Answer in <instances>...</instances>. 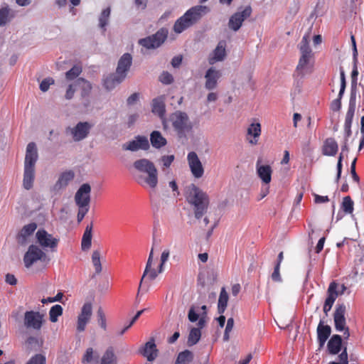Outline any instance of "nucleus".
<instances>
[{
  "label": "nucleus",
  "mask_w": 364,
  "mask_h": 364,
  "mask_svg": "<svg viewBox=\"0 0 364 364\" xmlns=\"http://www.w3.org/2000/svg\"><path fill=\"white\" fill-rule=\"evenodd\" d=\"M38 155L36 145L34 142H30L26 146L24 160L23 187L28 191L33 188L35 180V166L38 161Z\"/></svg>",
  "instance_id": "f03ea898"
},
{
  "label": "nucleus",
  "mask_w": 364,
  "mask_h": 364,
  "mask_svg": "<svg viewBox=\"0 0 364 364\" xmlns=\"http://www.w3.org/2000/svg\"><path fill=\"white\" fill-rule=\"evenodd\" d=\"M200 317L199 314L197 312L196 307L194 306H191L188 310V320L193 323L196 322L198 318Z\"/></svg>",
  "instance_id": "3c124183"
},
{
  "label": "nucleus",
  "mask_w": 364,
  "mask_h": 364,
  "mask_svg": "<svg viewBox=\"0 0 364 364\" xmlns=\"http://www.w3.org/2000/svg\"><path fill=\"white\" fill-rule=\"evenodd\" d=\"M152 112L162 117L166 112L164 100L163 97H158L152 101Z\"/></svg>",
  "instance_id": "2f4dec72"
},
{
  "label": "nucleus",
  "mask_w": 364,
  "mask_h": 364,
  "mask_svg": "<svg viewBox=\"0 0 364 364\" xmlns=\"http://www.w3.org/2000/svg\"><path fill=\"white\" fill-rule=\"evenodd\" d=\"M75 87L81 90L82 97L87 96L91 90V83L82 77H79L75 81Z\"/></svg>",
  "instance_id": "72a5a7b5"
},
{
  "label": "nucleus",
  "mask_w": 364,
  "mask_h": 364,
  "mask_svg": "<svg viewBox=\"0 0 364 364\" xmlns=\"http://www.w3.org/2000/svg\"><path fill=\"white\" fill-rule=\"evenodd\" d=\"M92 127L88 122H80L74 127H68L66 133H70L75 141H80L87 138Z\"/></svg>",
  "instance_id": "1a4fd4ad"
},
{
  "label": "nucleus",
  "mask_w": 364,
  "mask_h": 364,
  "mask_svg": "<svg viewBox=\"0 0 364 364\" xmlns=\"http://www.w3.org/2000/svg\"><path fill=\"white\" fill-rule=\"evenodd\" d=\"M92 312V307L90 303H85L82 309L81 313L77 318V329L79 332L83 331L85 328L86 324L90 320Z\"/></svg>",
  "instance_id": "6ab92c4d"
},
{
  "label": "nucleus",
  "mask_w": 364,
  "mask_h": 364,
  "mask_svg": "<svg viewBox=\"0 0 364 364\" xmlns=\"http://www.w3.org/2000/svg\"><path fill=\"white\" fill-rule=\"evenodd\" d=\"M193 353L189 350H184L178 354L175 364H188L193 361Z\"/></svg>",
  "instance_id": "e433bc0d"
},
{
  "label": "nucleus",
  "mask_w": 364,
  "mask_h": 364,
  "mask_svg": "<svg viewBox=\"0 0 364 364\" xmlns=\"http://www.w3.org/2000/svg\"><path fill=\"white\" fill-rule=\"evenodd\" d=\"M139 99V94L137 92H134L131 95L127 100V103L128 105H133L136 103Z\"/></svg>",
  "instance_id": "0e129e2a"
},
{
  "label": "nucleus",
  "mask_w": 364,
  "mask_h": 364,
  "mask_svg": "<svg viewBox=\"0 0 364 364\" xmlns=\"http://www.w3.org/2000/svg\"><path fill=\"white\" fill-rule=\"evenodd\" d=\"M13 16L11 15V9L8 5L0 8V27L5 26L10 22Z\"/></svg>",
  "instance_id": "58836bf2"
},
{
  "label": "nucleus",
  "mask_w": 364,
  "mask_h": 364,
  "mask_svg": "<svg viewBox=\"0 0 364 364\" xmlns=\"http://www.w3.org/2000/svg\"><path fill=\"white\" fill-rule=\"evenodd\" d=\"M225 43L220 41L208 58L209 64L213 65L217 62L223 61L225 59Z\"/></svg>",
  "instance_id": "4be33fe9"
},
{
  "label": "nucleus",
  "mask_w": 364,
  "mask_h": 364,
  "mask_svg": "<svg viewBox=\"0 0 364 364\" xmlns=\"http://www.w3.org/2000/svg\"><path fill=\"white\" fill-rule=\"evenodd\" d=\"M74 177L75 174L73 171L70 170L62 173L54 186L55 190L59 191L65 188Z\"/></svg>",
  "instance_id": "bb28decb"
},
{
  "label": "nucleus",
  "mask_w": 364,
  "mask_h": 364,
  "mask_svg": "<svg viewBox=\"0 0 364 364\" xmlns=\"http://www.w3.org/2000/svg\"><path fill=\"white\" fill-rule=\"evenodd\" d=\"M353 205H354V203L350 196H346L343 198L341 206H342L343 210L346 213L350 214V213H353Z\"/></svg>",
  "instance_id": "49530a36"
},
{
  "label": "nucleus",
  "mask_w": 364,
  "mask_h": 364,
  "mask_svg": "<svg viewBox=\"0 0 364 364\" xmlns=\"http://www.w3.org/2000/svg\"><path fill=\"white\" fill-rule=\"evenodd\" d=\"M26 343L30 346L31 348H34L35 350L39 349L43 344L42 341H39L38 338L34 336L28 337Z\"/></svg>",
  "instance_id": "09e8293b"
},
{
  "label": "nucleus",
  "mask_w": 364,
  "mask_h": 364,
  "mask_svg": "<svg viewBox=\"0 0 364 364\" xmlns=\"http://www.w3.org/2000/svg\"><path fill=\"white\" fill-rule=\"evenodd\" d=\"M247 134L252 136L253 139L249 140V143L253 145L257 144V138L261 134V125L259 122L252 123L247 128Z\"/></svg>",
  "instance_id": "473e14b6"
},
{
  "label": "nucleus",
  "mask_w": 364,
  "mask_h": 364,
  "mask_svg": "<svg viewBox=\"0 0 364 364\" xmlns=\"http://www.w3.org/2000/svg\"><path fill=\"white\" fill-rule=\"evenodd\" d=\"M356 107V97L355 94H350L348 104V109L346 115L344 126H352L353 119Z\"/></svg>",
  "instance_id": "cd10ccee"
},
{
  "label": "nucleus",
  "mask_w": 364,
  "mask_h": 364,
  "mask_svg": "<svg viewBox=\"0 0 364 364\" xmlns=\"http://www.w3.org/2000/svg\"><path fill=\"white\" fill-rule=\"evenodd\" d=\"M100 364H117V356L112 347H109L101 358Z\"/></svg>",
  "instance_id": "4c0bfd02"
},
{
  "label": "nucleus",
  "mask_w": 364,
  "mask_h": 364,
  "mask_svg": "<svg viewBox=\"0 0 364 364\" xmlns=\"http://www.w3.org/2000/svg\"><path fill=\"white\" fill-rule=\"evenodd\" d=\"M187 160L191 173L196 178H200L203 176L204 168L197 154L195 151H191L187 155Z\"/></svg>",
  "instance_id": "4468645a"
},
{
  "label": "nucleus",
  "mask_w": 364,
  "mask_h": 364,
  "mask_svg": "<svg viewBox=\"0 0 364 364\" xmlns=\"http://www.w3.org/2000/svg\"><path fill=\"white\" fill-rule=\"evenodd\" d=\"M150 148L149 141L146 136L137 135L134 139L123 144L122 149L126 151H136L139 149L146 151Z\"/></svg>",
  "instance_id": "ddd939ff"
},
{
  "label": "nucleus",
  "mask_w": 364,
  "mask_h": 364,
  "mask_svg": "<svg viewBox=\"0 0 364 364\" xmlns=\"http://www.w3.org/2000/svg\"><path fill=\"white\" fill-rule=\"evenodd\" d=\"M92 262L95 269L96 274L102 272V264L100 262V252L98 250H95L92 255Z\"/></svg>",
  "instance_id": "a18cd8bd"
},
{
  "label": "nucleus",
  "mask_w": 364,
  "mask_h": 364,
  "mask_svg": "<svg viewBox=\"0 0 364 364\" xmlns=\"http://www.w3.org/2000/svg\"><path fill=\"white\" fill-rule=\"evenodd\" d=\"M78 212L77 215V220L78 223H80L83 218H85V215L89 211L90 208H78Z\"/></svg>",
  "instance_id": "680f3d73"
},
{
  "label": "nucleus",
  "mask_w": 364,
  "mask_h": 364,
  "mask_svg": "<svg viewBox=\"0 0 364 364\" xmlns=\"http://www.w3.org/2000/svg\"><path fill=\"white\" fill-rule=\"evenodd\" d=\"M260 163V159H258L256 163L257 176L264 183L268 184L272 180V168L269 165H262Z\"/></svg>",
  "instance_id": "412c9836"
},
{
  "label": "nucleus",
  "mask_w": 364,
  "mask_h": 364,
  "mask_svg": "<svg viewBox=\"0 0 364 364\" xmlns=\"http://www.w3.org/2000/svg\"><path fill=\"white\" fill-rule=\"evenodd\" d=\"M132 65V56L130 53H124L118 60L116 73L124 79Z\"/></svg>",
  "instance_id": "dca6fc26"
},
{
  "label": "nucleus",
  "mask_w": 364,
  "mask_h": 364,
  "mask_svg": "<svg viewBox=\"0 0 364 364\" xmlns=\"http://www.w3.org/2000/svg\"><path fill=\"white\" fill-rule=\"evenodd\" d=\"M36 228L37 225L35 223H31L24 225L18 234L19 242H23L28 236L31 235L34 232Z\"/></svg>",
  "instance_id": "f704fd0d"
},
{
  "label": "nucleus",
  "mask_w": 364,
  "mask_h": 364,
  "mask_svg": "<svg viewBox=\"0 0 364 364\" xmlns=\"http://www.w3.org/2000/svg\"><path fill=\"white\" fill-rule=\"evenodd\" d=\"M150 142L155 149H161L167 144V140L159 131H153L150 134Z\"/></svg>",
  "instance_id": "c756f323"
},
{
  "label": "nucleus",
  "mask_w": 364,
  "mask_h": 364,
  "mask_svg": "<svg viewBox=\"0 0 364 364\" xmlns=\"http://www.w3.org/2000/svg\"><path fill=\"white\" fill-rule=\"evenodd\" d=\"M172 127L178 138L182 143L188 141V136L192 132L193 124L186 112L176 111L170 117Z\"/></svg>",
  "instance_id": "7ed1b4c3"
},
{
  "label": "nucleus",
  "mask_w": 364,
  "mask_h": 364,
  "mask_svg": "<svg viewBox=\"0 0 364 364\" xmlns=\"http://www.w3.org/2000/svg\"><path fill=\"white\" fill-rule=\"evenodd\" d=\"M309 34H305L301 41L299 49L301 55H311L312 50L309 46Z\"/></svg>",
  "instance_id": "37998d69"
},
{
  "label": "nucleus",
  "mask_w": 364,
  "mask_h": 364,
  "mask_svg": "<svg viewBox=\"0 0 364 364\" xmlns=\"http://www.w3.org/2000/svg\"><path fill=\"white\" fill-rule=\"evenodd\" d=\"M174 155H166L161 156V161L162 163L163 168H168L174 161Z\"/></svg>",
  "instance_id": "864d4df0"
},
{
  "label": "nucleus",
  "mask_w": 364,
  "mask_h": 364,
  "mask_svg": "<svg viewBox=\"0 0 364 364\" xmlns=\"http://www.w3.org/2000/svg\"><path fill=\"white\" fill-rule=\"evenodd\" d=\"M63 309L59 304L53 306L49 311V319L51 322L58 321V317L63 314Z\"/></svg>",
  "instance_id": "79ce46f5"
},
{
  "label": "nucleus",
  "mask_w": 364,
  "mask_h": 364,
  "mask_svg": "<svg viewBox=\"0 0 364 364\" xmlns=\"http://www.w3.org/2000/svg\"><path fill=\"white\" fill-rule=\"evenodd\" d=\"M346 306L343 304H337L333 314L335 328L337 331H343L346 328Z\"/></svg>",
  "instance_id": "f3484780"
},
{
  "label": "nucleus",
  "mask_w": 364,
  "mask_h": 364,
  "mask_svg": "<svg viewBox=\"0 0 364 364\" xmlns=\"http://www.w3.org/2000/svg\"><path fill=\"white\" fill-rule=\"evenodd\" d=\"M221 77L220 70H216L214 67L209 68L205 73V88L207 90H213L218 86V82Z\"/></svg>",
  "instance_id": "2eb2a0df"
},
{
  "label": "nucleus",
  "mask_w": 364,
  "mask_h": 364,
  "mask_svg": "<svg viewBox=\"0 0 364 364\" xmlns=\"http://www.w3.org/2000/svg\"><path fill=\"white\" fill-rule=\"evenodd\" d=\"M252 14V8L246 6L242 11L233 14L228 21V27L233 31H237L242 25L243 21Z\"/></svg>",
  "instance_id": "f8f14e48"
},
{
  "label": "nucleus",
  "mask_w": 364,
  "mask_h": 364,
  "mask_svg": "<svg viewBox=\"0 0 364 364\" xmlns=\"http://www.w3.org/2000/svg\"><path fill=\"white\" fill-rule=\"evenodd\" d=\"M358 75V71L357 70V68L355 66L353 70L351 73V90H350V94L354 93L355 97L357 96V76Z\"/></svg>",
  "instance_id": "de8ad7c7"
},
{
  "label": "nucleus",
  "mask_w": 364,
  "mask_h": 364,
  "mask_svg": "<svg viewBox=\"0 0 364 364\" xmlns=\"http://www.w3.org/2000/svg\"><path fill=\"white\" fill-rule=\"evenodd\" d=\"M76 88L75 82L68 85L65 93V98L67 100H70L73 97Z\"/></svg>",
  "instance_id": "052dcab7"
},
{
  "label": "nucleus",
  "mask_w": 364,
  "mask_h": 364,
  "mask_svg": "<svg viewBox=\"0 0 364 364\" xmlns=\"http://www.w3.org/2000/svg\"><path fill=\"white\" fill-rule=\"evenodd\" d=\"M328 351L331 355L338 354L342 348V338L338 334L333 335L327 344Z\"/></svg>",
  "instance_id": "393cba45"
},
{
  "label": "nucleus",
  "mask_w": 364,
  "mask_h": 364,
  "mask_svg": "<svg viewBox=\"0 0 364 364\" xmlns=\"http://www.w3.org/2000/svg\"><path fill=\"white\" fill-rule=\"evenodd\" d=\"M36 237L38 243L43 249H55L58 243L59 240L54 237L51 234L48 233L46 230L38 229L36 233Z\"/></svg>",
  "instance_id": "9b49d317"
},
{
  "label": "nucleus",
  "mask_w": 364,
  "mask_h": 364,
  "mask_svg": "<svg viewBox=\"0 0 364 364\" xmlns=\"http://www.w3.org/2000/svg\"><path fill=\"white\" fill-rule=\"evenodd\" d=\"M311 55H301L299 61V63L296 67V72L299 75H301V77L304 75L306 73V66L309 62Z\"/></svg>",
  "instance_id": "a19ab883"
},
{
  "label": "nucleus",
  "mask_w": 364,
  "mask_h": 364,
  "mask_svg": "<svg viewBox=\"0 0 364 364\" xmlns=\"http://www.w3.org/2000/svg\"><path fill=\"white\" fill-rule=\"evenodd\" d=\"M139 353L145 357L148 361H154L158 356V349L154 338L146 342L139 350Z\"/></svg>",
  "instance_id": "aec40b11"
},
{
  "label": "nucleus",
  "mask_w": 364,
  "mask_h": 364,
  "mask_svg": "<svg viewBox=\"0 0 364 364\" xmlns=\"http://www.w3.org/2000/svg\"><path fill=\"white\" fill-rule=\"evenodd\" d=\"M53 83L54 80L53 78H45L40 84V89L42 92H46L49 89L50 85H53Z\"/></svg>",
  "instance_id": "603ef678"
},
{
  "label": "nucleus",
  "mask_w": 364,
  "mask_h": 364,
  "mask_svg": "<svg viewBox=\"0 0 364 364\" xmlns=\"http://www.w3.org/2000/svg\"><path fill=\"white\" fill-rule=\"evenodd\" d=\"M48 259L46 254L37 245H31L23 256V262L26 268H30L35 262Z\"/></svg>",
  "instance_id": "6e6552de"
},
{
  "label": "nucleus",
  "mask_w": 364,
  "mask_h": 364,
  "mask_svg": "<svg viewBox=\"0 0 364 364\" xmlns=\"http://www.w3.org/2000/svg\"><path fill=\"white\" fill-rule=\"evenodd\" d=\"M82 67L75 65L71 69L65 73V78L68 80H73L76 79L82 73Z\"/></svg>",
  "instance_id": "c03bdc74"
},
{
  "label": "nucleus",
  "mask_w": 364,
  "mask_h": 364,
  "mask_svg": "<svg viewBox=\"0 0 364 364\" xmlns=\"http://www.w3.org/2000/svg\"><path fill=\"white\" fill-rule=\"evenodd\" d=\"M135 169L148 176L144 178L145 182L151 188L156 187L158 183V171L152 161L147 159H141L133 164Z\"/></svg>",
  "instance_id": "39448f33"
},
{
  "label": "nucleus",
  "mask_w": 364,
  "mask_h": 364,
  "mask_svg": "<svg viewBox=\"0 0 364 364\" xmlns=\"http://www.w3.org/2000/svg\"><path fill=\"white\" fill-rule=\"evenodd\" d=\"M201 337V331L199 328H192L188 336L187 344L188 346L196 345Z\"/></svg>",
  "instance_id": "ea45409f"
},
{
  "label": "nucleus",
  "mask_w": 364,
  "mask_h": 364,
  "mask_svg": "<svg viewBox=\"0 0 364 364\" xmlns=\"http://www.w3.org/2000/svg\"><path fill=\"white\" fill-rule=\"evenodd\" d=\"M341 108V100L339 99H335L332 101L331 104V109L334 111L337 112L339 111Z\"/></svg>",
  "instance_id": "338daca9"
},
{
  "label": "nucleus",
  "mask_w": 364,
  "mask_h": 364,
  "mask_svg": "<svg viewBox=\"0 0 364 364\" xmlns=\"http://www.w3.org/2000/svg\"><path fill=\"white\" fill-rule=\"evenodd\" d=\"M331 333V326L328 325H324L323 322L321 321L317 327V338L319 344V348L323 347Z\"/></svg>",
  "instance_id": "5701e85b"
},
{
  "label": "nucleus",
  "mask_w": 364,
  "mask_h": 364,
  "mask_svg": "<svg viewBox=\"0 0 364 364\" xmlns=\"http://www.w3.org/2000/svg\"><path fill=\"white\" fill-rule=\"evenodd\" d=\"M91 186L89 183L82 184L75 195V202L78 208H90Z\"/></svg>",
  "instance_id": "9d476101"
},
{
  "label": "nucleus",
  "mask_w": 364,
  "mask_h": 364,
  "mask_svg": "<svg viewBox=\"0 0 364 364\" xmlns=\"http://www.w3.org/2000/svg\"><path fill=\"white\" fill-rule=\"evenodd\" d=\"M279 270H280V266L279 265H275L274 266V271L272 274V279L274 282H282V277L280 276V273H279Z\"/></svg>",
  "instance_id": "13d9d810"
},
{
  "label": "nucleus",
  "mask_w": 364,
  "mask_h": 364,
  "mask_svg": "<svg viewBox=\"0 0 364 364\" xmlns=\"http://www.w3.org/2000/svg\"><path fill=\"white\" fill-rule=\"evenodd\" d=\"M356 160H357L356 159H354L353 161L351 162V164H350V173H351L353 180L355 182H356V183H359L360 178H359V176L357 174L356 171H355Z\"/></svg>",
  "instance_id": "4d7b16f0"
},
{
  "label": "nucleus",
  "mask_w": 364,
  "mask_h": 364,
  "mask_svg": "<svg viewBox=\"0 0 364 364\" xmlns=\"http://www.w3.org/2000/svg\"><path fill=\"white\" fill-rule=\"evenodd\" d=\"M159 80L164 85H170L173 82V77L168 72L164 71L159 76Z\"/></svg>",
  "instance_id": "8fccbe9b"
},
{
  "label": "nucleus",
  "mask_w": 364,
  "mask_h": 364,
  "mask_svg": "<svg viewBox=\"0 0 364 364\" xmlns=\"http://www.w3.org/2000/svg\"><path fill=\"white\" fill-rule=\"evenodd\" d=\"M168 31L166 28H161L154 34L139 40V44L146 49L159 48L166 40Z\"/></svg>",
  "instance_id": "423d86ee"
},
{
  "label": "nucleus",
  "mask_w": 364,
  "mask_h": 364,
  "mask_svg": "<svg viewBox=\"0 0 364 364\" xmlns=\"http://www.w3.org/2000/svg\"><path fill=\"white\" fill-rule=\"evenodd\" d=\"M228 301V294L225 287L220 290L218 302V312L219 314H223L227 307Z\"/></svg>",
  "instance_id": "c9c22d12"
},
{
  "label": "nucleus",
  "mask_w": 364,
  "mask_h": 364,
  "mask_svg": "<svg viewBox=\"0 0 364 364\" xmlns=\"http://www.w3.org/2000/svg\"><path fill=\"white\" fill-rule=\"evenodd\" d=\"M338 358L340 360V363H339L340 364H348V353H347L346 348H344L343 351L339 354Z\"/></svg>",
  "instance_id": "e2e57ef3"
},
{
  "label": "nucleus",
  "mask_w": 364,
  "mask_h": 364,
  "mask_svg": "<svg viewBox=\"0 0 364 364\" xmlns=\"http://www.w3.org/2000/svg\"><path fill=\"white\" fill-rule=\"evenodd\" d=\"M314 202L316 203H323L329 201V198L327 196H323L318 194H314Z\"/></svg>",
  "instance_id": "774afa93"
},
{
  "label": "nucleus",
  "mask_w": 364,
  "mask_h": 364,
  "mask_svg": "<svg viewBox=\"0 0 364 364\" xmlns=\"http://www.w3.org/2000/svg\"><path fill=\"white\" fill-rule=\"evenodd\" d=\"M124 80V77L117 75L115 72V73L110 74L103 79V86L107 90L110 91Z\"/></svg>",
  "instance_id": "a878e982"
},
{
  "label": "nucleus",
  "mask_w": 364,
  "mask_h": 364,
  "mask_svg": "<svg viewBox=\"0 0 364 364\" xmlns=\"http://www.w3.org/2000/svg\"><path fill=\"white\" fill-rule=\"evenodd\" d=\"M350 40H351V43H352L353 58L354 63L355 64L358 60V50H357L356 42H355V38L354 36L352 35L350 36Z\"/></svg>",
  "instance_id": "bf43d9fd"
},
{
  "label": "nucleus",
  "mask_w": 364,
  "mask_h": 364,
  "mask_svg": "<svg viewBox=\"0 0 364 364\" xmlns=\"http://www.w3.org/2000/svg\"><path fill=\"white\" fill-rule=\"evenodd\" d=\"M98 323L101 328L105 329L106 328V319L104 314V312L101 308H100L97 313Z\"/></svg>",
  "instance_id": "6e6d98bb"
},
{
  "label": "nucleus",
  "mask_w": 364,
  "mask_h": 364,
  "mask_svg": "<svg viewBox=\"0 0 364 364\" xmlns=\"http://www.w3.org/2000/svg\"><path fill=\"white\" fill-rule=\"evenodd\" d=\"M44 323V315L36 311H26L23 316V325L27 329L38 331Z\"/></svg>",
  "instance_id": "0eeeda50"
},
{
  "label": "nucleus",
  "mask_w": 364,
  "mask_h": 364,
  "mask_svg": "<svg viewBox=\"0 0 364 364\" xmlns=\"http://www.w3.org/2000/svg\"><path fill=\"white\" fill-rule=\"evenodd\" d=\"M338 284L336 282L330 283L327 290V297L323 305V311L326 314L331 309L336 298L338 296Z\"/></svg>",
  "instance_id": "a211bd4d"
},
{
  "label": "nucleus",
  "mask_w": 364,
  "mask_h": 364,
  "mask_svg": "<svg viewBox=\"0 0 364 364\" xmlns=\"http://www.w3.org/2000/svg\"><path fill=\"white\" fill-rule=\"evenodd\" d=\"M338 150V145L333 138H327L322 147V154L324 156H334Z\"/></svg>",
  "instance_id": "b1692460"
},
{
  "label": "nucleus",
  "mask_w": 364,
  "mask_h": 364,
  "mask_svg": "<svg viewBox=\"0 0 364 364\" xmlns=\"http://www.w3.org/2000/svg\"><path fill=\"white\" fill-rule=\"evenodd\" d=\"M209 11L210 9L207 6L196 5L191 7L175 21L173 31L178 34L183 33L196 24Z\"/></svg>",
  "instance_id": "f257e3e1"
},
{
  "label": "nucleus",
  "mask_w": 364,
  "mask_h": 364,
  "mask_svg": "<svg viewBox=\"0 0 364 364\" xmlns=\"http://www.w3.org/2000/svg\"><path fill=\"white\" fill-rule=\"evenodd\" d=\"M187 200L194 208L196 218L200 219L208 208L209 198L208 195L195 185H192L187 196Z\"/></svg>",
  "instance_id": "20e7f679"
},
{
  "label": "nucleus",
  "mask_w": 364,
  "mask_h": 364,
  "mask_svg": "<svg viewBox=\"0 0 364 364\" xmlns=\"http://www.w3.org/2000/svg\"><path fill=\"white\" fill-rule=\"evenodd\" d=\"M93 360V349L92 348H88L85 353L83 355L82 362L83 363H90Z\"/></svg>",
  "instance_id": "5fc2aeb1"
},
{
  "label": "nucleus",
  "mask_w": 364,
  "mask_h": 364,
  "mask_svg": "<svg viewBox=\"0 0 364 364\" xmlns=\"http://www.w3.org/2000/svg\"><path fill=\"white\" fill-rule=\"evenodd\" d=\"M111 15L110 7H107L101 11L98 16V27L101 29L102 33L107 31V27L109 22Z\"/></svg>",
  "instance_id": "c85d7f7f"
},
{
  "label": "nucleus",
  "mask_w": 364,
  "mask_h": 364,
  "mask_svg": "<svg viewBox=\"0 0 364 364\" xmlns=\"http://www.w3.org/2000/svg\"><path fill=\"white\" fill-rule=\"evenodd\" d=\"M92 224L87 225L85 230L83 233L81 247L83 251H86L90 249L92 244Z\"/></svg>",
  "instance_id": "7c9ffc66"
},
{
  "label": "nucleus",
  "mask_w": 364,
  "mask_h": 364,
  "mask_svg": "<svg viewBox=\"0 0 364 364\" xmlns=\"http://www.w3.org/2000/svg\"><path fill=\"white\" fill-rule=\"evenodd\" d=\"M182 60H183V57L182 55H176V56H174L172 59H171V65L174 68H179V66L181 65V63H182Z\"/></svg>",
  "instance_id": "69168bd1"
}]
</instances>
